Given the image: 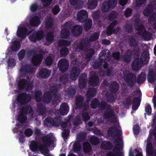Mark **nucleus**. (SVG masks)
<instances>
[{
	"instance_id": "a19ab883",
	"label": "nucleus",
	"mask_w": 156,
	"mask_h": 156,
	"mask_svg": "<svg viewBox=\"0 0 156 156\" xmlns=\"http://www.w3.org/2000/svg\"><path fill=\"white\" fill-rule=\"evenodd\" d=\"M91 143L93 144L96 145L98 143V140L96 137H93L91 140Z\"/></svg>"
},
{
	"instance_id": "4be33fe9",
	"label": "nucleus",
	"mask_w": 156,
	"mask_h": 156,
	"mask_svg": "<svg viewBox=\"0 0 156 156\" xmlns=\"http://www.w3.org/2000/svg\"><path fill=\"white\" fill-rule=\"evenodd\" d=\"M132 78L131 77V74H130L128 72L126 73V76H124V80H125L127 82H131L132 81Z\"/></svg>"
},
{
	"instance_id": "37998d69",
	"label": "nucleus",
	"mask_w": 156,
	"mask_h": 156,
	"mask_svg": "<svg viewBox=\"0 0 156 156\" xmlns=\"http://www.w3.org/2000/svg\"><path fill=\"white\" fill-rule=\"evenodd\" d=\"M139 130V126L138 125H136L134 126L133 128V131L134 133L136 134L138 133Z\"/></svg>"
},
{
	"instance_id": "f8f14e48",
	"label": "nucleus",
	"mask_w": 156,
	"mask_h": 156,
	"mask_svg": "<svg viewBox=\"0 0 156 156\" xmlns=\"http://www.w3.org/2000/svg\"><path fill=\"white\" fill-rule=\"evenodd\" d=\"M39 18L37 16H34L30 20V23L33 26H37L40 23Z\"/></svg>"
},
{
	"instance_id": "13d9d810",
	"label": "nucleus",
	"mask_w": 156,
	"mask_h": 156,
	"mask_svg": "<svg viewBox=\"0 0 156 156\" xmlns=\"http://www.w3.org/2000/svg\"><path fill=\"white\" fill-rule=\"evenodd\" d=\"M69 131H67L66 132V133H65V131H63L62 132V136L63 137H64V138H65V137H66V136H67L68 134H69Z\"/></svg>"
},
{
	"instance_id": "aec40b11",
	"label": "nucleus",
	"mask_w": 156,
	"mask_h": 156,
	"mask_svg": "<svg viewBox=\"0 0 156 156\" xmlns=\"http://www.w3.org/2000/svg\"><path fill=\"white\" fill-rule=\"evenodd\" d=\"M99 83L98 78L97 77H94L89 81V83L93 86H95Z\"/></svg>"
},
{
	"instance_id": "052dcab7",
	"label": "nucleus",
	"mask_w": 156,
	"mask_h": 156,
	"mask_svg": "<svg viewBox=\"0 0 156 156\" xmlns=\"http://www.w3.org/2000/svg\"><path fill=\"white\" fill-rule=\"evenodd\" d=\"M94 133L98 134H101V132L98 129H96L94 131Z\"/></svg>"
},
{
	"instance_id": "0e129e2a",
	"label": "nucleus",
	"mask_w": 156,
	"mask_h": 156,
	"mask_svg": "<svg viewBox=\"0 0 156 156\" xmlns=\"http://www.w3.org/2000/svg\"><path fill=\"white\" fill-rule=\"evenodd\" d=\"M51 22V20L50 19L47 22L46 25L47 26H49V24Z\"/></svg>"
},
{
	"instance_id": "39448f33",
	"label": "nucleus",
	"mask_w": 156,
	"mask_h": 156,
	"mask_svg": "<svg viewBox=\"0 0 156 156\" xmlns=\"http://www.w3.org/2000/svg\"><path fill=\"white\" fill-rule=\"evenodd\" d=\"M68 62L66 59L60 60L58 63V66L60 70L62 72L66 70L68 67Z\"/></svg>"
},
{
	"instance_id": "9d476101",
	"label": "nucleus",
	"mask_w": 156,
	"mask_h": 156,
	"mask_svg": "<svg viewBox=\"0 0 156 156\" xmlns=\"http://www.w3.org/2000/svg\"><path fill=\"white\" fill-rule=\"evenodd\" d=\"M116 23L117 22L115 21L112 23L110 26L108 27L107 31V33L108 35H110L112 33H116L117 31H118V30L115 31L114 30L115 28V27L114 26V25L116 24Z\"/></svg>"
},
{
	"instance_id": "49530a36",
	"label": "nucleus",
	"mask_w": 156,
	"mask_h": 156,
	"mask_svg": "<svg viewBox=\"0 0 156 156\" xmlns=\"http://www.w3.org/2000/svg\"><path fill=\"white\" fill-rule=\"evenodd\" d=\"M43 2L44 5L47 6L49 5L51 2V0H41Z\"/></svg>"
},
{
	"instance_id": "864d4df0",
	"label": "nucleus",
	"mask_w": 156,
	"mask_h": 156,
	"mask_svg": "<svg viewBox=\"0 0 156 156\" xmlns=\"http://www.w3.org/2000/svg\"><path fill=\"white\" fill-rule=\"evenodd\" d=\"M74 150L75 151H77L80 150L81 147L80 145L78 144L76 146V145H75L74 146Z\"/></svg>"
},
{
	"instance_id": "09e8293b",
	"label": "nucleus",
	"mask_w": 156,
	"mask_h": 156,
	"mask_svg": "<svg viewBox=\"0 0 156 156\" xmlns=\"http://www.w3.org/2000/svg\"><path fill=\"white\" fill-rule=\"evenodd\" d=\"M82 117L83 120L85 121L88 120L90 119L88 114L86 113H84L82 115Z\"/></svg>"
},
{
	"instance_id": "680f3d73",
	"label": "nucleus",
	"mask_w": 156,
	"mask_h": 156,
	"mask_svg": "<svg viewBox=\"0 0 156 156\" xmlns=\"http://www.w3.org/2000/svg\"><path fill=\"white\" fill-rule=\"evenodd\" d=\"M154 106L156 107V95H154Z\"/></svg>"
},
{
	"instance_id": "ea45409f",
	"label": "nucleus",
	"mask_w": 156,
	"mask_h": 156,
	"mask_svg": "<svg viewBox=\"0 0 156 156\" xmlns=\"http://www.w3.org/2000/svg\"><path fill=\"white\" fill-rule=\"evenodd\" d=\"M24 54L25 51L24 50L21 51L18 54L19 59H21L23 58L24 57Z\"/></svg>"
},
{
	"instance_id": "a18cd8bd",
	"label": "nucleus",
	"mask_w": 156,
	"mask_h": 156,
	"mask_svg": "<svg viewBox=\"0 0 156 156\" xmlns=\"http://www.w3.org/2000/svg\"><path fill=\"white\" fill-rule=\"evenodd\" d=\"M114 86L112 87V89H113V91H112L114 93L115 92H116L118 90V85L117 83H114Z\"/></svg>"
},
{
	"instance_id": "8fccbe9b",
	"label": "nucleus",
	"mask_w": 156,
	"mask_h": 156,
	"mask_svg": "<svg viewBox=\"0 0 156 156\" xmlns=\"http://www.w3.org/2000/svg\"><path fill=\"white\" fill-rule=\"evenodd\" d=\"M146 0H137L136 1V4L137 5L140 4H144L146 3Z\"/></svg>"
},
{
	"instance_id": "c85d7f7f",
	"label": "nucleus",
	"mask_w": 156,
	"mask_h": 156,
	"mask_svg": "<svg viewBox=\"0 0 156 156\" xmlns=\"http://www.w3.org/2000/svg\"><path fill=\"white\" fill-rule=\"evenodd\" d=\"M98 37V34L97 33H94L90 38V40L91 41H95L97 39Z\"/></svg>"
},
{
	"instance_id": "603ef678",
	"label": "nucleus",
	"mask_w": 156,
	"mask_h": 156,
	"mask_svg": "<svg viewBox=\"0 0 156 156\" xmlns=\"http://www.w3.org/2000/svg\"><path fill=\"white\" fill-rule=\"evenodd\" d=\"M72 75L71 76V78L73 80H75L76 79H75V78H73V75H74V76H76V74H75V73H77V72H76V69H73L72 71Z\"/></svg>"
},
{
	"instance_id": "b1692460",
	"label": "nucleus",
	"mask_w": 156,
	"mask_h": 156,
	"mask_svg": "<svg viewBox=\"0 0 156 156\" xmlns=\"http://www.w3.org/2000/svg\"><path fill=\"white\" fill-rule=\"evenodd\" d=\"M111 146L110 143L104 142L101 144L102 148L105 149H109Z\"/></svg>"
},
{
	"instance_id": "5fc2aeb1",
	"label": "nucleus",
	"mask_w": 156,
	"mask_h": 156,
	"mask_svg": "<svg viewBox=\"0 0 156 156\" xmlns=\"http://www.w3.org/2000/svg\"><path fill=\"white\" fill-rule=\"evenodd\" d=\"M128 0H119L120 4L122 6L125 5L127 2Z\"/></svg>"
},
{
	"instance_id": "423d86ee",
	"label": "nucleus",
	"mask_w": 156,
	"mask_h": 156,
	"mask_svg": "<svg viewBox=\"0 0 156 156\" xmlns=\"http://www.w3.org/2000/svg\"><path fill=\"white\" fill-rule=\"evenodd\" d=\"M87 12L84 10L80 11L77 14L78 20L81 22L85 21L87 19Z\"/></svg>"
},
{
	"instance_id": "393cba45",
	"label": "nucleus",
	"mask_w": 156,
	"mask_h": 156,
	"mask_svg": "<svg viewBox=\"0 0 156 156\" xmlns=\"http://www.w3.org/2000/svg\"><path fill=\"white\" fill-rule=\"evenodd\" d=\"M13 47L12 48V50L16 51L18 50L20 48V45L18 42H16L13 44Z\"/></svg>"
},
{
	"instance_id": "4468645a",
	"label": "nucleus",
	"mask_w": 156,
	"mask_h": 156,
	"mask_svg": "<svg viewBox=\"0 0 156 156\" xmlns=\"http://www.w3.org/2000/svg\"><path fill=\"white\" fill-rule=\"evenodd\" d=\"M97 0H89L88 2V7L90 9H94L97 4Z\"/></svg>"
},
{
	"instance_id": "412c9836",
	"label": "nucleus",
	"mask_w": 156,
	"mask_h": 156,
	"mask_svg": "<svg viewBox=\"0 0 156 156\" xmlns=\"http://www.w3.org/2000/svg\"><path fill=\"white\" fill-rule=\"evenodd\" d=\"M147 79L149 82H153L155 80V76L152 73L150 72L149 73Z\"/></svg>"
},
{
	"instance_id": "0eeeda50",
	"label": "nucleus",
	"mask_w": 156,
	"mask_h": 156,
	"mask_svg": "<svg viewBox=\"0 0 156 156\" xmlns=\"http://www.w3.org/2000/svg\"><path fill=\"white\" fill-rule=\"evenodd\" d=\"M30 100V97L28 95L22 94L19 96L17 98V101L22 104L28 102Z\"/></svg>"
},
{
	"instance_id": "58836bf2",
	"label": "nucleus",
	"mask_w": 156,
	"mask_h": 156,
	"mask_svg": "<svg viewBox=\"0 0 156 156\" xmlns=\"http://www.w3.org/2000/svg\"><path fill=\"white\" fill-rule=\"evenodd\" d=\"M53 39V37L52 35V33L50 32L49 33L48 35V36L47 37V41L49 42H51L52 41Z\"/></svg>"
},
{
	"instance_id": "79ce46f5",
	"label": "nucleus",
	"mask_w": 156,
	"mask_h": 156,
	"mask_svg": "<svg viewBox=\"0 0 156 156\" xmlns=\"http://www.w3.org/2000/svg\"><path fill=\"white\" fill-rule=\"evenodd\" d=\"M145 112L148 115L151 114V107L150 106L148 105L146 107Z\"/></svg>"
},
{
	"instance_id": "6e6d98bb",
	"label": "nucleus",
	"mask_w": 156,
	"mask_h": 156,
	"mask_svg": "<svg viewBox=\"0 0 156 156\" xmlns=\"http://www.w3.org/2000/svg\"><path fill=\"white\" fill-rule=\"evenodd\" d=\"M114 57L116 59H118L119 56V53L118 52L114 53L113 54Z\"/></svg>"
},
{
	"instance_id": "dca6fc26",
	"label": "nucleus",
	"mask_w": 156,
	"mask_h": 156,
	"mask_svg": "<svg viewBox=\"0 0 156 156\" xmlns=\"http://www.w3.org/2000/svg\"><path fill=\"white\" fill-rule=\"evenodd\" d=\"M141 67V63L139 62L138 60H135L133 62L132 68L133 70H138Z\"/></svg>"
},
{
	"instance_id": "c03bdc74",
	"label": "nucleus",
	"mask_w": 156,
	"mask_h": 156,
	"mask_svg": "<svg viewBox=\"0 0 156 156\" xmlns=\"http://www.w3.org/2000/svg\"><path fill=\"white\" fill-rule=\"evenodd\" d=\"M117 154H114V153L112 152L108 153L107 156H117V155L118 156L121 154L122 155V154L121 153L120 151H118V152L116 153Z\"/></svg>"
},
{
	"instance_id": "a211bd4d",
	"label": "nucleus",
	"mask_w": 156,
	"mask_h": 156,
	"mask_svg": "<svg viewBox=\"0 0 156 156\" xmlns=\"http://www.w3.org/2000/svg\"><path fill=\"white\" fill-rule=\"evenodd\" d=\"M146 78V75L144 73L140 74L138 78L137 81L139 83H140L144 81Z\"/></svg>"
},
{
	"instance_id": "4c0bfd02",
	"label": "nucleus",
	"mask_w": 156,
	"mask_h": 156,
	"mask_svg": "<svg viewBox=\"0 0 156 156\" xmlns=\"http://www.w3.org/2000/svg\"><path fill=\"white\" fill-rule=\"evenodd\" d=\"M68 50L66 48H62L60 51L61 54L62 55H66L68 53Z\"/></svg>"
},
{
	"instance_id": "473e14b6",
	"label": "nucleus",
	"mask_w": 156,
	"mask_h": 156,
	"mask_svg": "<svg viewBox=\"0 0 156 156\" xmlns=\"http://www.w3.org/2000/svg\"><path fill=\"white\" fill-rule=\"evenodd\" d=\"M150 9H151V8L149 7L146 8L143 11V13L144 16H148L151 12V10H150Z\"/></svg>"
},
{
	"instance_id": "bf43d9fd",
	"label": "nucleus",
	"mask_w": 156,
	"mask_h": 156,
	"mask_svg": "<svg viewBox=\"0 0 156 156\" xmlns=\"http://www.w3.org/2000/svg\"><path fill=\"white\" fill-rule=\"evenodd\" d=\"M110 41L107 40H104L102 41V43L108 45L110 44Z\"/></svg>"
},
{
	"instance_id": "2f4dec72",
	"label": "nucleus",
	"mask_w": 156,
	"mask_h": 156,
	"mask_svg": "<svg viewBox=\"0 0 156 156\" xmlns=\"http://www.w3.org/2000/svg\"><path fill=\"white\" fill-rule=\"evenodd\" d=\"M52 62V58L51 56L48 57L45 59V63L48 66L50 65Z\"/></svg>"
},
{
	"instance_id": "c756f323",
	"label": "nucleus",
	"mask_w": 156,
	"mask_h": 156,
	"mask_svg": "<svg viewBox=\"0 0 156 156\" xmlns=\"http://www.w3.org/2000/svg\"><path fill=\"white\" fill-rule=\"evenodd\" d=\"M9 66L12 67L15 65V60L13 59H9L8 61Z\"/></svg>"
},
{
	"instance_id": "7ed1b4c3",
	"label": "nucleus",
	"mask_w": 156,
	"mask_h": 156,
	"mask_svg": "<svg viewBox=\"0 0 156 156\" xmlns=\"http://www.w3.org/2000/svg\"><path fill=\"white\" fill-rule=\"evenodd\" d=\"M136 29L137 30V33L142 35L145 40L148 41L150 39L151 37V34L146 32L143 27L142 26L136 27Z\"/></svg>"
},
{
	"instance_id": "ddd939ff",
	"label": "nucleus",
	"mask_w": 156,
	"mask_h": 156,
	"mask_svg": "<svg viewBox=\"0 0 156 156\" xmlns=\"http://www.w3.org/2000/svg\"><path fill=\"white\" fill-rule=\"evenodd\" d=\"M42 60V56L41 55H38L35 56L32 59V62L33 64L36 65L39 64Z\"/></svg>"
},
{
	"instance_id": "f257e3e1",
	"label": "nucleus",
	"mask_w": 156,
	"mask_h": 156,
	"mask_svg": "<svg viewBox=\"0 0 156 156\" xmlns=\"http://www.w3.org/2000/svg\"><path fill=\"white\" fill-rule=\"evenodd\" d=\"M112 119H113V121L115 123V126L112 127L109 129L108 133L111 136L116 135L120 133V128L119 126L118 122L116 117L115 115L113 116Z\"/></svg>"
},
{
	"instance_id": "4d7b16f0",
	"label": "nucleus",
	"mask_w": 156,
	"mask_h": 156,
	"mask_svg": "<svg viewBox=\"0 0 156 156\" xmlns=\"http://www.w3.org/2000/svg\"><path fill=\"white\" fill-rule=\"evenodd\" d=\"M78 0H70V2L71 4L74 5L77 2Z\"/></svg>"
},
{
	"instance_id": "774afa93",
	"label": "nucleus",
	"mask_w": 156,
	"mask_h": 156,
	"mask_svg": "<svg viewBox=\"0 0 156 156\" xmlns=\"http://www.w3.org/2000/svg\"><path fill=\"white\" fill-rule=\"evenodd\" d=\"M154 54L156 55V46L154 48Z\"/></svg>"
},
{
	"instance_id": "6e6552de",
	"label": "nucleus",
	"mask_w": 156,
	"mask_h": 156,
	"mask_svg": "<svg viewBox=\"0 0 156 156\" xmlns=\"http://www.w3.org/2000/svg\"><path fill=\"white\" fill-rule=\"evenodd\" d=\"M69 111V107L66 103L62 104L60 108L61 114L62 115H65L67 114Z\"/></svg>"
},
{
	"instance_id": "f3484780",
	"label": "nucleus",
	"mask_w": 156,
	"mask_h": 156,
	"mask_svg": "<svg viewBox=\"0 0 156 156\" xmlns=\"http://www.w3.org/2000/svg\"><path fill=\"white\" fill-rule=\"evenodd\" d=\"M134 102L133 106V109H137L139 105L140 99L139 98H135L134 99Z\"/></svg>"
},
{
	"instance_id": "5701e85b",
	"label": "nucleus",
	"mask_w": 156,
	"mask_h": 156,
	"mask_svg": "<svg viewBox=\"0 0 156 156\" xmlns=\"http://www.w3.org/2000/svg\"><path fill=\"white\" fill-rule=\"evenodd\" d=\"M92 25V21L91 20H88L86 22L84 26V27L86 30L89 29Z\"/></svg>"
},
{
	"instance_id": "c9c22d12",
	"label": "nucleus",
	"mask_w": 156,
	"mask_h": 156,
	"mask_svg": "<svg viewBox=\"0 0 156 156\" xmlns=\"http://www.w3.org/2000/svg\"><path fill=\"white\" fill-rule=\"evenodd\" d=\"M60 9L58 6H55L52 9V12L54 14H56L59 11Z\"/></svg>"
},
{
	"instance_id": "69168bd1",
	"label": "nucleus",
	"mask_w": 156,
	"mask_h": 156,
	"mask_svg": "<svg viewBox=\"0 0 156 156\" xmlns=\"http://www.w3.org/2000/svg\"><path fill=\"white\" fill-rule=\"evenodd\" d=\"M93 123L91 122H90L88 123V125L90 126H91L93 125Z\"/></svg>"
},
{
	"instance_id": "7c9ffc66",
	"label": "nucleus",
	"mask_w": 156,
	"mask_h": 156,
	"mask_svg": "<svg viewBox=\"0 0 156 156\" xmlns=\"http://www.w3.org/2000/svg\"><path fill=\"white\" fill-rule=\"evenodd\" d=\"M26 84V81L25 80H21L19 83L18 86L19 88L22 89L23 88Z\"/></svg>"
},
{
	"instance_id": "1a4fd4ad",
	"label": "nucleus",
	"mask_w": 156,
	"mask_h": 156,
	"mask_svg": "<svg viewBox=\"0 0 156 156\" xmlns=\"http://www.w3.org/2000/svg\"><path fill=\"white\" fill-rule=\"evenodd\" d=\"M43 34L42 33H38L37 35L34 34L33 36H30V40L32 41H35L37 40H40L43 37Z\"/></svg>"
},
{
	"instance_id": "338daca9",
	"label": "nucleus",
	"mask_w": 156,
	"mask_h": 156,
	"mask_svg": "<svg viewBox=\"0 0 156 156\" xmlns=\"http://www.w3.org/2000/svg\"><path fill=\"white\" fill-rule=\"evenodd\" d=\"M129 156H133V154L132 152H130L129 154Z\"/></svg>"
},
{
	"instance_id": "20e7f679",
	"label": "nucleus",
	"mask_w": 156,
	"mask_h": 156,
	"mask_svg": "<svg viewBox=\"0 0 156 156\" xmlns=\"http://www.w3.org/2000/svg\"><path fill=\"white\" fill-rule=\"evenodd\" d=\"M28 34L26 30V28L23 25H20L18 29L17 32V36L20 38H23Z\"/></svg>"
},
{
	"instance_id": "bb28decb",
	"label": "nucleus",
	"mask_w": 156,
	"mask_h": 156,
	"mask_svg": "<svg viewBox=\"0 0 156 156\" xmlns=\"http://www.w3.org/2000/svg\"><path fill=\"white\" fill-rule=\"evenodd\" d=\"M18 120L21 122H23L26 120V117L23 114H20L18 118Z\"/></svg>"
},
{
	"instance_id": "e433bc0d",
	"label": "nucleus",
	"mask_w": 156,
	"mask_h": 156,
	"mask_svg": "<svg viewBox=\"0 0 156 156\" xmlns=\"http://www.w3.org/2000/svg\"><path fill=\"white\" fill-rule=\"evenodd\" d=\"M25 134L27 136H30L32 134V131L30 129H27L25 130Z\"/></svg>"
},
{
	"instance_id": "9b49d317",
	"label": "nucleus",
	"mask_w": 156,
	"mask_h": 156,
	"mask_svg": "<svg viewBox=\"0 0 156 156\" xmlns=\"http://www.w3.org/2000/svg\"><path fill=\"white\" fill-rule=\"evenodd\" d=\"M50 72L46 69L41 70L40 73V76L43 78H45L48 77L50 74Z\"/></svg>"
},
{
	"instance_id": "3c124183",
	"label": "nucleus",
	"mask_w": 156,
	"mask_h": 156,
	"mask_svg": "<svg viewBox=\"0 0 156 156\" xmlns=\"http://www.w3.org/2000/svg\"><path fill=\"white\" fill-rule=\"evenodd\" d=\"M81 29V27L79 26H76L74 27L73 32V31H79Z\"/></svg>"
},
{
	"instance_id": "72a5a7b5",
	"label": "nucleus",
	"mask_w": 156,
	"mask_h": 156,
	"mask_svg": "<svg viewBox=\"0 0 156 156\" xmlns=\"http://www.w3.org/2000/svg\"><path fill=\"white\" fill-rule=\"evenodd\" d=\"M70 43L69 42L66 41H59L58 43L59 45H63L66 46H69L70 45Z\"/></svg>"
},
{
	"instance_id": "f03ea898",
	"label": "nucleus",
	"mask_w": 156,
	"mask_h": 156,
	"mask_svg": "<svg viewBox=\"0 0 156 156\" xmlns=\"http://www.w3.org/2000/svg\"><path fill=\"white\" fill-rule=\"evenodd\" d=\"M117 0H109L108 3L105 2L103 3L102 10L103 12L108 11L109 9H112L116 5Z\"/></svg>"
},
{
	"instance_id": "6ab92c4d",
	"label": "nucleus",
	"mask_w": 156,
	"mask_h": 156,
	"mask_svg": "<svg viewBox=\"0 0 156 156\" xmlns=\"http://www.w3.org/2000/svg\"><path fill=\"white\" fill-rule=\"evenodd\" d=\"M91 149L90 145L87 143H85L83 145L84 151L86 152H88L90 151Z\"/></svg>"
},
{
	"instance_id": "a878e982",
	"label": "nucleus",
	"mask_w": 156,
	"mask_h": 156,
	"mask_svg": "<svg viewBox=\"0 0 156 156\" xmlns=\"http://www.w3.org/2000/svg\"><path fill=\"white\" fill-rule=\"evenodd\" d=\"M98 105V101L96 99H94L91 103V107L93 108H96Z\"/></svg>"
},
{
	"instance_id": "cd10ccee",
	"label": "nucleus",
	"mask_w": 156,
	"mask_h": 156,
	"mask_svg": "<svg viewBox=\"0 0 156 156\" xmlns=\"http://www.w3.org/2000/svg\"><path fill=\"white\" fill-rule=\"evenodd\" d=\"M146 152L148 154H150L151 152V144L150 143H147L146 147Z\"/></svg>"
},
{
	"instance_id": "f704fd0d",
	"label": "nucleus",
	"mask_w": 156,
	"mask_h": 156,
	"mask_svg": "<svg viewBox=\"0 0 156 156\" xmlns=\"http://www.w3.org/2000/svg\"><path fill=\"white\" fill-rule=\"evenodd\" d=\"M132 13V9H130L128 8L126 10L125 15L126 17H127L130 16Z\"/></svg>"
},
{
	"instance_id": "de8ad7c7",
	"label": "nucleus",
	"mask_w": 156,
	"mask_h": 156,
	"mask_svg": "<svg viewBox=\"0 0 156 156\" xmlns=\"http://www.w3.org/2000/svg\"><path fill=\"white\" fill-rule=\"evenodd\" d=\"M37 5L34 4L31 5L30 7V9L31 11H34L37 9Z\"/></svg>"
},
{
	"instance_id": "2eb2a0df",
	"label": "nucleus",
	"mask_w": 156,
	"mask_h": 156,
	"mask_svg": "<svg viewBox=\"0 0 156 156\" xmlns=\"http://www.w3.org/2000/svg\"><path fill=\"white\" fill-rule=\"evenodd\" d=\"M142 62L144 64L147 63L149 60V54L147 51L144 52L142 54Z\"/></svg>"
},
{
	"instance_id": "e2e57ef3",
	"label": "nucleus",
	"mask_w": 156,
	"mask_h": 156,
	"mask_svg": "<svg viewBox=\"0 0 156 156\" xmlns=\"http://www.w3.org/2000/svg\"><path fill=\"white\" fill-rule=\"evenodd\" d=\"M136 152L137 153V154L136 156H142V154L141 152H138L137 150H136Z\"/></svg>"
}]
</instances>
